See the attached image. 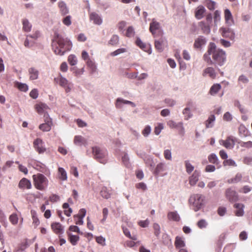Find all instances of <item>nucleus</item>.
I'll list each match as a JSON object with an SVG mask.
<instances>
[{
  "label": "nucleus",
  "instance_id": "nucleus-63",
  "mask_svg": "<svg viewBox=\"0 0 252 252\" xmlns=\"http://www.w3.org/2000/svg\"><path fill=\"white\" fill-rule=\"evenodd\" d=\"M164 157L166 159L171 160L172 158L171 152L170 150L166 149L164 151Z\"/></svg>",
  "mask_w": 252,
  "mask_h": 252
},
{
  "label": "nucleus",
  "instance_id": "nucleus-22",
  "mask_svg": "<svg viewBox=\"0 0 252 252\" xmlns=\"http://www.w3.org/2000/svg\"><path fill=\"white\" fill-rule=\"evenodd\" d=\"M199 176L200 172L197 170H195L189 178V184L192 186H194L198 181Z\"/></svg>",
  "mask_w": 252,
  "mask_h": 252
},
{
  "label": "nucleus",
  "instance_id": "nucleus-53",
  "mask_svg": "<svg viewBox=\"0 0 252 252\" xmlns=\"http://www.w3.org/2000/svg\"><path fill=\"white\" fill-rule=\"evenodd\" d=\"M126 52V49L124 48H119L114 52L110 53V55L112 56H117L122 53H124Z\"/></svg>",
  "mask_w": 252,
  "mask_h": 252
},
{
  "label": "nucleus",
  "instance_id": "nucleus-2",
  "mask_svg": "<svg viewBox=\"0 0 252 252\" xmlns=\"http://www.w3.org/2000/svg\"><path fill=\"white\" fill-rule=\"evenodd\" d=\"M71 47V42L67 38L58 33L55 34V37L52 43V48L56 54L63 56L65 52L70 51Z\"/></svg>",
  "mask_w": 252,
  "mask_h": 252
},
{
  "label": "nucleus",
  "instance_id": "nucleus-57",
  "mask_svg": "<svg viewBox=\"0 0 252 252\" xmlns=\"http://www.w3.org/2000/svg\"><path fill=\"white\" fill-rule=\"evenodd\" d=\"M216 3L212 1L211 0H206V5L207 8L211 10H213L215 8Z\"/></svg>",
  "mask_w": 252,
  "mask_h": 252
},
{
  "label": "nucleus",
  "instance_id": "nucleus-27",
  "mask_svg": "<svg viewBox=\"0 0 252 252\" xmlns=\"http://www.w3.org/2000/svg\"><path fill=\"white\" fill-rule=\"evenodd\" d=\"M216 117L214 114L211 115L205 122V126L207 128H212L214 126Z\"/></svg>",
  "mask_w": 252,
  "mask_h": 252
},
{
  "label": "nucleus",
  "instance_id": "nucleus-16",
  "mask_svg": "<svg viewBox=\"0 0 252 252\" xmlns=\"http://www.w3.org/2000/svg\"><path fill=\"white\" fill-rule=\"evenodd\" d=\"M43 141L41 139L37 138L33 142V146L36 150L39 153H43L45 151V148L43 146Z\"/></svg>",
  "mask_w": 252,
  "mask_h": 252
},
{
  "label": "nucleus",
  "instance_id": "nucleus-26",
  "mask_svg": "<svg viewBox=\"0 0 252 252\" xmlns=\"http://www.w3.org/2000/svg\"><path fill=\"white\" fill-rule=\"evenodd\" d=\"M35 108L39 114H42L43 113H46L47 112L46 111L49 109V107L44 103H39L36 105Z\"/></svg>",
  "mask_w": 252,
  "mask_h": 252
},
{
  "label": "nucleus",
  "instance_id": "nucleus-50",
  "mask_svg": "<svg viewBox=\"0 0 252 252\" xmlns=\"http://www.w3.org/2000/svg\"><path fill=\"white\" fill-rule=\"evenodd\" d=\"M68 235L70 243L73 245H75L79 239V237L78 235H72L71 234H69Z\"/></svg>",
  "mask_w": 252,
  "mask_h": 252
},
{
  "label": "nucleus",
  "instance_id": "nucleus-58",
  "mask_svg": "<svg viewBox=\"0 0 252 252\" xmlns=\"http://www.w3.org/2000/svg\"><path fill=\"white\" fill-rule=\"evenodd\" d=\"M17 88L21 91L27 92L28 90V86L27 84L22 83H17Z\"/></svg>",
  "mask_w": 252,
  "mask_h": 252
},
{
  "label": "nucleus",
  "instance_id": "nucleus-38",
  "mask_svg": "<svg viewBox=\"0 0 252 252\" xmlns=\"http://www.w3.org/2000/svg\"><path fill=\"white\" fill-rule=\"evenodd\" d=\"M87 65L90 68L91 70V73L92 74L94 73L97 69V66L95 63L90 59H88L87 62Z\"/></svg>",
  "mask_w": 252,
  "mask_h": 252
},
{
  "label": "nucleus",
  "instance_id": "nucleus-60",
  "mask_svg": "<svg viewBox=\"0 0 252 252\" xmlns=\"http://www.w3.org/2000/svg\"><path fill=\"white\" fill-rule=\"evenodd\" d=\"M31 213L32 217L33 223L36 226L38 225L39 224V220L36 217V212L34 211H32Z\"/></svg>",
  "mask_w": 252,
  "mask_h": 252
},
{
  "label": "nucleus",
  "instance_id": "nucleus-4",
  "mask_svg": "<svg viewBox=\"0 0 252 252\" xmlns=\"http://www.w3.org/2000/svg\"><path fill=\"white\" fill-rule=\"evenodd\" d=\"M204 197L200 194L191 195L189 199V202L193 206V209L196 212L200 210L204 205Z\"/></svg>",
  "mask_w": 252,
  "mask_h": 252
},
{
  "label": "nucleus",
  "instance_id": "nucleus-44",
  "mask_svg": "<svg viewBox=\"0 0 252 252\" xmlns=\"http://www.w3.org/2000/svg\"><path fill=\"white\" fill-rule=\"evenodd\" d=\"M63 207L64 209H65L64 211V214L67 217L70 216L71 215V213L72 212V210L71 208L69 207L68 203H63Z\"/></svg>",
  "mask_w": 252,
  "mask_h": 252
},
{
  "label": "nucleus",
  "instance_id": "nucleus-5",
  "mask_svg": "<svg viewBox=\"0 0 252 252\" xmlns=\"http://www.w3.org/2000/svg\"><path fill=\"white\" fill-rule=\"evenodd\" d=\"M93 154L95 159L101 163L106 162L107 152L106 150L101 149L98 147H94L92 148Z\"/></svg>",
  "mask_w": 252,
  "mask_h": 252
},
{
  "label": "nucleus",
  "instance_id": "nucleus-29",
  "mask_svg": "<svg viewBox=\"0 0 252 252\" xmlns=\"http://www.w3.org/2000/svg\"><path fill=\"white\" fill-rule=\"evenodd\" d=\"M206 74H208L212 78H215L216 77L215 70L214 68L212 67H208L204 69L203 75L204 76Z\"/></svg>",
  "mask_w": 252,
  "mask_h": 252
},
{
  "label": "nucleus",
  "instance_id": "nucleus-35",
  "mask_svg": "<svg viewBox=\"0 0 252 252\" xmlns=\"http://www.w3.org/2000/svg\"><path fill=\"white\" fill-rule=\"evenodd\" d=\"M249 80L248 78L245 75H241L238 79V85L239 86L243 88L242 84H247L249 83Z\"/></svg>",
  "mask_w": 252,
  "mask_h": 252
},
{
  "label": "nucleus",
  "instance_id": "nucleus-14",
  "mask_svg": "<svg viewBox=\"0 0 252 252\" xmlns=\"http://www.w3.org/2000/svg\"><path fill=\"white\" fill-rule=\"evenodd\" d=\"M220 144L222 145L227 149H231L234 147L235 141L233 138V137L229 136L225 140H220Z\"/></svg>",
  "mask_w": 252,
  "mask_h": 252
},
{
  "label": "nucleus",
  "instance_id": "nucleus-52",
  "mask_svg": "<svg viewBox=\"0 0 252 252\" xmlns=\"http://www.w3.org/2000/svg\"><path fill=\"white\" fill-rule=\"evenodd\" d=\"M122 161L125 166L129 167V157L127 153H124L122 158Z\"/></svg>",
  "mask_w": 252,
  "mask_h": 252
},
{
  "label": "nucleus",
  "instance_id": "nucleus-23",
  "mask_svg": "<svg viewBox=\"0 0 252 252\" xmlns=\"http://www.w3.org/2000/svg\"><path fill=\"white\" fill-rule=\"evenodd\" d=\"M51 227L54 232L56 234H63V227L59 222H54L51 225Z\"/></svg>",
  "mask_w": 252,
  "mask_h": 252
},
{
  "label": "nucleus",
  "instance_id": "nucleus-45",
  "mask_svg": "<svg viewBox=\"0 0 252 252\" xmlns=\"http://www.w3.org/2000/svg\"><path fill=\"white\" fill-rule=\"evenodd\" d=\"M152 131L151 126L149 125H147L145 126L142 131V134L145 137H147L149 136Z\"/></svg>",
  "mask_w": 252,
  "mask_h": 252
},
{
  "label": "nucleus",
  "instance_id": "nucleus-11",
  "mask_svg": "<svg viewBox=\"0 0 252 252\" xmlns=\"http://www.w3.org/2000/svg\"><path fill=\"white\" fill-rule=\"evenodd\" d=\"M167 41L164 38H161L155 41V46L156 49L159 52H162L164 47L167 46Z\"/></svg>",
  "mask_w": 252,
  "mask_h": 252
},
{
  "label": "nucleus",
  "instance_id": "nucleus-61",
  "mask_svg": "<svg viewBox=\"0 0 252 252\" xmlns=\"http://www.w3.org/2000/svg\"><path fill=\"white\" fill-rule=\"evenodd\" d=\"M240 146L242 147H244L246 148H252V141H249L248 142H240L239 143Z\"/></svg>",
  "mask_w": 252,
  "mask_h": 252
},
{
  "label": "nucleus",
  "instance_id": "nucleus-40",
  "mask_svg": "<svg viewBox=\"0 0 252 252\" xmlns=\"http://www.w3.org/2000/svg\"><path fill=\"white\" fill-rule=\"evenodd\" d=\"M127 100H125L122 98L119 97L116 99L115 106L118 109H121L123 107L124 104H126Z\"/></svg>",
  "mask_w": 252,
  "mask_h": 252
},
{
  "label": "nucleus",
  "instance_id": "nucleus-48",
  "mask_svg": "<svg viewBox=\"0 0 252 252\" xmlns=\"http://www.w3.org/2000/svg\"><path fill=\"white\" fill-rule=\"evenodd\" d=\"M164 126L163 124L158 123V125L155 127L154 133L156 135H158L160 134L161 130L163 129Z\"/></svg>",
  "mask_w": 252,
  "mask_h": 252
},
{
  "label": "nucleus",
  "instance_id": "nucleus-30",
  "mask_svg": "<svg viewBox=\"0 0 252 252\" xmlns=\"http://www.w3.org/2000/svg\"><path fill=\"white\" fill-rule=\"evenodd\" d=\"M221 85L220 84H214L210 89L209 94L211 95H215L221 89Z\"/></svg>",
  "mask_w": 252,
  "mask_h": 252
},
{
  "label": "nucleus",
  "instance_id": "nucleus-59",
  "mask_svg": "<svg viewBox=\"0 0 252 252\" xmlns=\"http://www.w3.org/2000/svg\"><path fill=\"white\" fill-rule=\"evenodd\" d=\"M34 43V40L32 39H30V38L27 36V38L26 39L24 42V45L25 47L27 48H30L33 45Z\"/></svg>",
  "mask_w": 252,
  "mask_h": 252
},
{
  "label": "nucleus",
  "instance_id": "nucleus-64",
  "mask_svg": "<svg viewBox=\"0 0 252 252\" xmlns=\"http://www.w3.org/2000/svg\"><path fill=\"white\" fill-rule=\"evenodd\" d=\"M136 188L138 189H141L143 191L146 190L147 189L146 185L143 182L138 183L135 186Z\"/></svg>",
  "mask_w": 252,
  "mask_h": 252
},
{
  "label": "nucleus",
  "instance_id": "nucleus-28",
  "mask_svg": "<svg viewBox=\"0 0 252 252\" xmlns=\"http://www.w3.org/2000/svg\"><path fill=\"white\" fill-rule=\"evenodd\" d=\"M58 6L60 8L61 13L62 15H64L68 13V9L66 3L64 1H59L58 2Z\"/></svg>",
  "mask_w": 252,
  "mask_h": 252
},
{
  "label": "nucleus",
  "instance_id": "nucleus-25",
  "mask_svg": "<svg viewBox=\"0 0 252 252\" xmlns=\"http://www.w3.org/2000/svg\"><path fill=\"white\" fill-rule=\"evenodd\" d=\"M30 75V79L31 80L37 79L39 75V71L34 67H31L28 70Z\"/></svg>",
  "mask_w": 252,
  "mask_h": 252
},
{
  "label": "nucleus",
  "instance_id": "nucleus-21",
  "mask_svg": "<svg viewBox=\"0 0 252 252\" xmlns=\"http://www.w3.org/2000/svg\"><path fill=\"white\" fill-rule=\"evenodd\" d=\"M18 186L21 189H30L32 187V185L30 180L24 178L20 180Z\"/></svg>",
  "mask_w": 252,
  "mask_h": 252
},
{
  "label": "nucleus",
  "instance_id": "nucleus-31",
  "mask_svg": "<svg viewBox=\"0 0 252 252\" xmlns=\"http://www.w3.org/2000/svg\"><path fill=\"white\" fill-rule=\"evenodd\" d=\"M199 26L202 30L203 33L208 34L210 32V28L209 23L206 24L203 21L199 22Z\"/></svg>",
  "mask_w": 252,
  "mask_h": 252
},
{
  "label": "nucleus",
  "instance_id": "nucleus-32",
  "mask_svg": "<svg viewBox=\"0 0 252 252\" xmlns=\"http://www.w3.org/2000/svg\"><path fill=\"white\" fill-rule=\"evenodd\" d=\"M175 246L177 249L184 248L185 246V243L182 238L177 236L175 238Z\"/></svg>",
  "mask_w": 252,
  "mask_h": 252
},
{
  "label": "nucleus",
  "instance_id": "nucleus-15",
  "mask_svg": "<svg viewBox=\"0 0 252 252\" xmlns=\"http://www.w3.org/2000/svg\"><path fill=\"white\" fill-rule=\"evenodd\" d=\"M136 45L139 46L141 49L143 50L144 51L147 52L149 54H151L152 53V50L151 47V45H146L144 43H143L142 40L140 39V38L137 37L136 40Z\"/></svg>",
  "mask_w": 252,
  "mask_h": 252
},
{
  "label": "nucleus",
  "instance_id": "nucleus-47",
  "mask_svg": "<svg viewBox=\"0 0 252 252\" xmlns=\"http://www.w3.org/2000/svg\"><path fill=\"white\" fill-rule=\"evenodd\" d=\"M242 178V176L240 173H237L234 178L228 180L229 183H237L240 182Z\"/></svg>",
  "mask_w": 252,
  "mask_h": 252
},
{
  "label": "nucleus",
  "instance_id": "nucleus-39",
  "mask_svg": "<svg viewBox=\"0 0 252 252\" xmlns=\"http://www.w3.org/2000/svg\"><path fill=\"white\" fill-rule=\"evenodd\" d=\"M162 243L166 246H170L172 245L171 239L167 234H163L162 236Z\"/></svg>",
  "mask_w": 252,
  "mask_h": 252
},
{
  "label": "nucleus",
  "instance_id": "nucleus-49",
  "mask_svg": "<svg viewBox=\"0 0 252 252\" xmlns=\"http://www.w3.org/2000/svg\"><path fill=\"white\" fill-rule=\"evenodd\" d=\"M197 225L200 229L205 228L207 226L208 222L205 220L201 219L197 222Z\"/></svg>",
  "mask_w": 252,
  "mask_h": 252
},
{
  "label": "nucleus",
  "instance_id": "nucleus-1",
  "mask_svg": "<svg viewBox=\"0 0 252 252\" xmlns=\"http://www.w3.org/2000/svg\"><path fill=\"white\" fill-rule=\"evenodd\" d=\"M204 60L209 65L215 67L221 66L226 62L225 52L222 49L217 48L214 43H210L206 53L203 55Z\"/></svg>",
  "mask_w": 252,
  "mask_h": 252
},
{
  "label": "nucleus",
  "instance_id": "nucleus-19",
  "mask_svg": "<svg viewBox=\"0 0 252 252\" xmlns=\"http://www.w3.org/2000/svg\"><path fill=\"white\" fill-rule=\"evenodd\" d=\"M224 19L226 23L228 26H231L234 24V21L232 14L228 9H226L224 10Z\"/></svg>",
  "mask_w": 252,
  "mask_h": 252
},
{
  "label": "nucleus",
  "instance_id": "nucleus-43",
  "mask_svg": "<svg viewBox=\"0 0 252 252\" xmlns=\"http://www.w3.org/2000/svg\"><path fill=\"white\" fill-rule=\"evenodd\" d=\"M185 165L186 169V172L188 174H190L194 170V166L190 163L189 160H187L185 161Z\"/></svg>",
  "mask_w": 252,
  "mask_h": 252
},
{
  "label": "nucleus",
  "instance_id": "nucleus-3",
  "mask_svg": "<svg viewBox=\"0 0 252 252\" xmlns=\"http://www.w3.org/2000/svg\"><path fill=\"white\" fill-rule=\"evenodd\" d=\"M35 188L40 190H44L48 186V180L42 174H37L32 176Z\"/></svg>",
  "mask_w": 252,
  "mask_h": 252
},
{
  "label": "nucleus",
  "instance_id": "nucleus-7",
  "mask_svg": "<svg viewBox=\"0 0 252 252\" xmlns=\"http://www.w3.org/2000/svg\"><path fill=\"white\" fill-rule=\"evenodd\" d=\"M219 32L221 35L224 38H227L231 40L235 38V33L232 29L229 27H221Z\"/></svg>",
  "mask_w": 252,
  "mask_h": 252
},
{
  "label": "nucleus",
  "instance_id": "nucleus-13",
  "mask_svg": "<svg viewBox=\"0 0 252 252\" xmlns=\"http://www.w3.org/2000/svg\"><path fill=\"white\" fill-rule=\"evenodd\" d=\"M207 40L203 36H199L196 38L194 42V48L197 49H200L206 43Z\"/></svg>",
  "mask_w": 252,
  "mask_h": 252
},
{
  "label": "nucleus",
  "instance_id": "nucleus-9",
  "mask_svg": "<svg viewBox=\"0 0 252 252\" xmlns=\"http://www.w3.org/2000/svg\"><path fill=\"white\" fill-rule=\"evenodd\" d=\"M149 30L153 35H156L157 32H161V26L159 22L156 21L154 19L150 24Z\"/></svg>",
  "mask_w": 252,
  "mask_h": 252
},
{
  "label": "nucleus",
  "instance_id": "nucleus-54",
  "mask_svg": "<svg viewBox=\"0 0 252 252\" xmlns=\"http://www.w3.org/2000/svg\"><path fill=\"white\" fill-rule=\"evenodd\" d=\"M100 194L102 197L108 199L110 197V193L105 187L102 188L100 191Z\"/></svg>",
  "mask_w": 252,
  "mask_h": 252
},
{
  "label": "nucleus",
  "instance_id": "nucleus-37",
  "mask_svg": "<svg viewBox=\"0 0 252 252\" xmlns=\"http://www.w3.org/2000/svg\"><path fill=\"white\" fill-rule=\"evenodd\" d=\"M23 29L25 32H29L31 30L32 25L27 19L22 20Z\"/></svg>",
  "mask_w": 252,
  "mask_h": 252
},
{
  "label": "nucleus",
  "instance_id": "nucleus-10",
  "mask_svg": "<svg viewBox=\"0 0 252 252\" xmlns=\"http://www.w3.org/2000/svg\"><path fill=\"white\" fill-rule=\"evenodd\" d=\"M89 18L91 21H92L95 25H100L102 24L103 20L99 14L95 12H92L89 14Z\"/></svg>",
  "mask_w": 252,
  "mask_h": 252
},
{
  "label": "nucleus",
  "instance_id": "nucleus-46",
  "mask_svg": "<svg viewBox=\"0 0 252 252\" xmlns=\"http://www.w3.org/2000/svg\"><path fill=\"white\" fill-rule=\"evenodd\" d=\"M183 113L185 115V119L186 120H189L192 116V114L190 112V109L189 107L185 108L183 111Z\"/></svg>",
  "mask_w": 252,
  "mask_h": 252
},
{
  "label": "nucleus",
  "instance_id": "nucleus-8",
  "mask_svg": "<svg viewBox=\"0 0 252 252\" xmlns=\"http://www.w3.org/2000/svg\"><path fill=\"white\" fill-rule=\"evenodd\" d=\"M225 196L231 202H236L238 200V195L237 193L232 188H229L226 190Z\"/></svg>",
  "mask_w": 252,
  "mask_h": 252
},
{
  "label": "nucleus",
  "instance_id": "nucleus-34",
  "mask_svg": "<svg viewBox=\"0 0 252 252\" xmlns=\"http://www.w3.org/2000/svg\"><path fill=\"white\" fill-rule=\"evenodd\" d=\"M165 163L164 162H160L158 164L154 171V174L156 175H158L160 172L164 171L165 170Z\"/></svg>",
  "mask_w": 252,
  "mask_h": 252
},
{
  "label": "nucleus",
  "instance_id": "nucleus-6",
  "mask_svg": "<svg viewBox=\"0 0 252 252\" xmlns=\"http://www.w3.org/2000/svg\"><path fill=\"white\" fill-rule=\"evenodd\" d=\"M54 80L57 83L64 88L66 93L71 91L73 87V84L69 82L65 78L60 75L59 77L55 78Z\"/></svg>",
  "mask_w": 252,
  "mask_h": 252
},
{
  "label": "nucleus",
  "instance_id": "nucleus-24",
  "mask_svg": "<svg viewBox=\"0 0 252 252\" xmlns=\"http://www.w3.org/2000/svg\"><path fill=\"white\" fill-rule=\"evenodd\" d=\"M234 207L237 210L235 211V215L238 217H242L244 214V209L245 206L242 203H236L234 205Z\"/></svg>",
  "mask_w": 252,
  "mask_h": 252
},
{
  "label": "nucleus",
  "instance_id": "nucleus-42",
  "mask_svg": "<svg viewBox=\"0 0 252 252\" xmlns=\"http://www.w3.org/2000/svg\"><path fill=\"white\" fill-rule=\"evenodd\" d=\"M119 37L118 35L116 34H114L111 37V39L108 41V44L109 45L114 46L116 45L119 43Z\"/></svg>",
  "mask_w": 252,
  "mask_h": 252
},
{
  "label": "nucleus",
  "instance_id": "nucleus-56",
  "mask_svg": "<svg viewBox=\"0 0 252 252\" xmlns=\"http://www.w3.org/2000/svg\"><path fill=\"white\" fill-rule=\"evenodd\" d=\"M135 32L132 26L129 27L126 32V35L128 37H131L134 35Z\"/></svg>",
  "mask_w": 252,
  "mask_h": 252
},
{
  "label": "nucleus",
  "instance_id": "nucleus-55",
  "mask_svg": "<svg viewBox=\"0 0 252 252\" xmlns=\"http://www.w3.org/2000/svg\"><path fill=\"white\" fill-rule=\"evenodd\" d=\"M223 164L224 166H231L234 167L237 166L235 161L231 158L225 160L223 162Z\"/></svg>",
  "mask_w": 252,
  "mask_h": 252
},
{
  "label": "nucleus",
  "instance_id": "nucleus-20",
  "mask_svg": "<svg viewBox=\"0 0 252 252\" xmlns=\"http://www.w3.org/2000/svg\"><path fill=\"white\" fill-rule=\"evenodd\" d=\"M206 11L205 7L202 5L198 6L195 11V18L198 20L202 19L204 17V14Z\"/></svg>",
  "mask_w": 252,
  "mask_h": 252
},
{
  "label": "nucleus",
  "instance_id": "nucleus-41",
  "mask_svg": "<svg viewBox=\"0 0 252 252\" xmlns=\"http://www.w3.org/2000/svg\"><path fill=\"white\" fill-rule=\"evenodd\" d=\"M209 161L213 164H218L219 163V158L215 154H211L208 156Z\"/></svg>",
  "mask_w": 252,
  "mask_h": 252
},
{
  "label": "nucleus",
  "instance_id": "nucleus-33",
  "mask_svg": "<svg viewBox=\"0 0 252 252\" xmlns=\"http://www.w3.org/2000/svg\"><path fill=\"white\" fill-rule=\"evenodd\" d=\"M167 217L169 220L176 221H179L180 220V216L176 211L169 212Z\"/></svg>",
  "mask_w": 252,
  "mask_h": 252
},
{
  "label": "nucleus",
  "instance_id": "nucleus-51",
  "mask_svg": "<svg viewBox=\"0 0 252 252\" xmlns=\"http://www.w3.org/2000/svg\"><path fill=\"white\" fill-rule=\"evenodd\" d=\"M68 61L71 65H75L77 62V60L74 55H70L68 57Z\"/></svg>",
  "mask_w": 252,
  "mask_h": 252
},
{
  "label": "nucleus",
  "instance_id": "nucleus-36",
  "mask_svg": "<svg viewBox=\"0 0 252 252\" xmlns=\"http://www.w3.org/2000/svg\"><path fill=\"white\" fill-rule=\"evenodd\" d=\"M59 178L63 181H65L67 179V173L64 168L59 167L58 168Z\"/></svg>",
  "mask_w": 252,
  "mask_h": 252
},
{
  "label": "nucleus",
  "instance_id": "nucleus-18",
  "mask_svg": "<svg viewBox=\"0 0 252 252\" xmlns=\"http://www.w3.org/2000/svg\"><path fill=\"white\" fill-rule=\"evenodd\" d=\"M74 143L76 145L81 146L82 145L87 146L88 145L87 140L81 135H76L74 138Z\"/></svg>",
  "mask_w": 252,
  "mask_h": 252
},
{
  "label": "nucleus",
  "instance_id": "nucleus-17",
  "mask_svg": "<svg viewBox=\"0 0 252 252\" xmlns=\"http://www.w3.org/2000/svg\"><path fill=\"white\" fill-rule=\"evenodd\" d=\"M167 125L171 128H179L181 132L183 133L185 132V129L182 122L176 123L173 120H170L167 122Z\"/></svg>",
  "mask_w": 252,
  "mask_h": 252
},
{
  "label": "nucleus",
  "instance_id": "nucleus-62",
  "mask_svg": "<svg viewBox=\"0 0 252 252\" xmlns=\"http://www.w3.org/2000/svg\"><path fill=\"white\" fill-rule=\"evenodd\" d=\"M155 235L158 237L160 233V228L158 223H154L153 225Z\"/></svg>",
  "mask_w": 252,
  "mask_h": 252
},
{
  "label": "nucleus",
  "instance_id": "nucleus-12",
  "mask_svg": "<svg viewBox=\"0 0 252 252\" xmlns=\"http://www.w3.org/2000/svg\"><path fill=\"white\" fill-rule=\"evenodd\" d=\"M46 115L45 114L44 117H45V123L41 124L39 126V128L43 131H49L51 128L52 122L51 118H48L46 117Z\"/></svg>",
  "mask_w": 252,
  "mask_h": 252
}]
</instances>
